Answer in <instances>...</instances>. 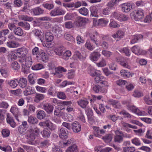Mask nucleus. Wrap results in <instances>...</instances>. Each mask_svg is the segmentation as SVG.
<instances>
[{
  "label": "nucleus",
  "instance_id": "nucleus-5",
  "mask_svg": "<svg viewBox=\"0 0 152 152\" xmlns=\"http://www.w3.org/2000/svg\"><path fill=\"white\" fill-rule=\"evenodd\" d=\"M116 135L114 136V140L115 142L120 143L123 141L124 135L123 132L119 130H116L115 132Z\"/></svg>",
  "mask_w": 152,
  "mask_h": 152
},
{
  "label": "nucleus",
  "instance_id": "nucleus-10",
  "mask_svg": "<svg viewBox=\"0 0 152 152\" xmlns=\"http://www.w3.org/2000/svg\"><path fill=\"white\" fill-rule=\"evenodd\" d=\"M72 129L74 132L78 133L80 131L81 126L78 122L75 121L72 124Z\"/></svg>",
  "mask_w": 152,
  "mask_h": 152
},
{
  "label": "nucleus",
  "instance_id": "nucleus-34",
  "mask_svg": "<svg viewBox=\"0 0 152 152\" xmlns=\"http://www.w3.org/2000/svg\"><path fill=\"white\" fill-rule=\"evenodd\" d=\"M57 92V91L55 87L51 86V87L48 91V94L52 96H55Z\"/></svg>",
  "mask_w": 152,
  "mask_h": 152
},
{
  "label": "nucleus",
  "instance_id": "nucleus-8",
  "mask_svg": "<svg viewBox=\"0 0 152 152\" xmlns=\"http://www.w3.org/2000/svg\"><path fill=\"white\" fill-rule=\"evenodd\" d=\"M108 103L112 105L115 109H120L121 108V104L120 102L116 100L109 99L108 101Z\"/></svg>",
  "mask_w": 152,
  "mask_h": 152
},
{
  "label": "nucleus",
  "instance_id": "nucleus-2",
  "mask_svg": "<svg viewBox=\"0 0 152 152\" xmlns=\"http://www.w3.org/2000/svg\"><path fill=\"white\" fill-rule=\"evenodd\" d=\"M18 61L22 64V67L24 68L26 67H30L32 64V59L30 56L26 57L25 59L20 58Z\"/></svg>",
  "mask_w": 152,
  "mask_h": 152
},
{
  "label": "nucleus",
  "instance_id": "nucleus-43",
  "mask_svg": "<svg viewBox=\"0 0 152 152\" xmlns=\"http://www.w3.org/2000/svg\"><path fill=\"white\" fill-rule=\"evenodd\" d=\"M45 113L43 110L39 111L37 114V117L39 119H43L45 117Z\"/></svg>",
  "mask_w": 152,
  "mask_h": 152
},
{
  "label": "nucleus",
  "instance_id": "nucleus-15",
  "mask_svg": "<svg viewBox=\"0 0 152 152\" xmlns=\"http://www.w3.org/2000/svg\"><path fill=\"white\" fill-rule=\"evenodd\" d=\"M55 71L56 72L55 73H54V75L60 78L61 77L62 75L61 73L62 72H65L66 70L62 67H58L57 69H55Z\"/></svg>",
  "mask_w": 152,
  "mask_h": 152
},
{
  "label": "nucleus",
  "instance_id": "nucleus-23",
  "mask_svg": "<svg viewBox=\"0 0 152 152\" xmlns=\"http://www.w3.org/2000/svg\"><path fill=\"white\" fill-rule=\"evenodd\" d=\"M130 108L133 112L138 115H143L145 113L144 111L140 112L139 110L134 106H131Z\"/></svg>",
  "mask_w": 152,
  "mask_h": 152
},
{
  "label": "nucleus",
  "instance_id": "nucleus-63",
  "mask_svg": "<svg viewBox=\"0 0 152 152\" xmlns=\"http://www.w3.org/2000/svg\"><path fill=\"white\" fill-rule=\"evenodd\" d=\"M104 77L102 76H98L96 75L94 78V80L97 83H101L102 80L104 79Z\"/></svg>",
  "mask_w": 152,
  "mask_h": 152
},
{
  "label": "nucleus",
  "instance_id": "nucleus-21",
  "mask_svg": "<svg viewBox=\"0 0 152 152\" xmlns=\"http://www.w3.org/2000/svg\"><path fill=\"white\" fill-rule=\"evenodd\" d=\"M19 86L21 88H25L26 86L27 81L26 78L22 77L20 78L18 82Z\"/></svg>",
  "mask_w": 152,
  "mask_h": 152
},
{
  "label": "nucleus",
  "instance_id": "nucleus-41",
  "mask_svg": "<svg viewBox=\"0 0 152 152\" xmlns=\"http://www.w3.org/2000/svg\"><path fill=\"white\" fill-rule=\"evenodd\" d=\"M109 26L111 28H118L120 27V25L116 21L111 20L109 24Z\"/></svg>",
  "mask_w": 152,
  "mask_h": 152
},
{
  "label": "nucleus",
  "instance_id": "nucleus-40",
  "mask_svg": "<svg viewBox=\"0 0 152 152\" xmlns=\"http://www.w3.org/2000/svg\"><path fill=\"white\" fill-rule=\"evenodd\" d=\"M42 6L45 8L50 10L54 8V5L52 3H45L42 4Z\"/></svg>",
  "mask_w": 152,
  "mask_h": 152
},
{
  "label": "nucleus",
  "instance_id": "nucleus-61",
  "mask_svg": "<svg viewBox=\"0 0 152 152\" xmlns=\"http://www.w3.org/2000/svg\"><path fill=\"white\" fill-rule=\"evenodd\" d=\"M12 67L15 70H17L19 69L20 65L16 61L13 62L11 64Z\"/></svg>",
  "mask_w": 152,
  "mask_h": 152
},
{
  "label": "nucleus",
  "instance_id": "nucleus-26",
  "mask_svg": "<svg viewBox=\"0 0 152 152\" xmlns=\"http://www.w3.org/2000/svg\"><path fill=\"white\" fill-rule=\"evenodd\" d=\"M68 133L66 132L63 128H61L60 130L59 136L61 138H66L68 137Z\"/></svg>",
  "mask_w": 152,
  "mask_h": 152
},
{
  "label": "nucleus",
  "instance_id": "nucleus-49",
  "mask_svg": "<svg viewBox=\"0 0 152 152\" xmlns=\"http://www.w3.org/2000/svg\"><path fill=\"white\" fill-rule=\"evenodd\" d=\"M102 139L105 142H109L112 140L113 136L111 134H107L102 137Z\"/></svg>",
  "mask_w": 152,
  "mask_h": 152
},
{
  "label": "nucleus",
  "instance_id": "nucleus-1",
  "mask_svg": "<svg viewBox=\"0 0 152 152\" xmlns=\"http://www.w3.org/2000/svg\"><path fill=\"white\" fill-rule=\"evenodd\" d=\"M39 129L37 128L34 129H30L28 130L27 133L25 135L26 138L28 140L27 142L29 144L33 145V142L35 139V137L39 132Z\"/></svg>",
  "mask_w": 152,
  "mask_h": 152
},
{
  "label": "nucleus",
  "instance_id": "nucleus-11",
  "mask_svg": "<svg viewBox=\"0 0 152 152\" xmlns=\"http://www.w3.org/2000/svg\"><path fill=\"white\" fill-rule=\"evenodd\" d=\"M10 111L12 113L16 120L19 121L18 117L20 115V113L18 108L12 107L10 110Z\"/></svg>",
  "mask_w": 152,
  "mask_h": 152
},
{
  "label": "nucleus",
  "instance_id": "nucleus-53",
  "mask_svg": "<svg viewBox=\"0 0 152 152\" xmlns=\"http://www.w3.org/2000/svg\"><path fill=\"white\" fill-rule=\"evenodd\" d=\"M121 76L124 77H128L130 76V73L129 72H127L124 69H122L121 71Z\"/></svg>",
  "mask_w": 152,
  "mask_h": 152
},
{
  "label": "nucleus",
  "instance_id": "nucleus-47",
  "mask_svg": "<svg viewBox=\"0 0 152 152\" xmlns=\"http://www.w3.org/2000/svg\"><path fill=\"white\" fill-rule=\"evenodd\" d=\"M18 130L19 132L23 134H26L28 131L27 130L22 127V125H20L18 127Z\"/></svg>",
  "mask_w": 152,
  "mask_h": 152
},
{
  "label": "nucleus",
  "instance_id": "nucleus-58",
  "mask_svg": "<svg viewBox=\"0 0 152 152\" xmlns=\"http://www.w3.org/2000/svg\"><path fill=\"white\" fill-rule=\"evenodd\" d=\"M2 136L4 137H6L9 136L10 134V131L7 129H4L1 132Z\"/></svg>",
  "mask_w": 152,
  "mask_h": 152
},
{
  "label": "nucleus",
  "instance_id": "nucleus-14",
  "mask_svg": "<svg viewBox=\"0 0 152 152\" xmlns=\"http://www.w3.org/2000/svg\"><path fill=\"white\" fill-rule=\"evenodd\" d=\"M44 110L48 114H50L52 113L53 107L51 104H45L43 105Z\"/></svg>",
  "mask_w": 152,
  "mask_h": 152
},
{
  "label": "nucleus",
  "instance_id": "nucleus-12",
  "mask_svg": "<svg viewBox=\"0 0 152 152\" xmlns=\"http://www.w3.org/2000/svg\"><path fill=\"white\" fill-rule=\"evenodd\" d=\"M36 57L39 58V60L44 62H46L48 59V56L44 52L38 54Z\"/></svg>",
  "mask_w": 152,
  "mask_h": 152
},
{
  "label": "nucleus",
  "instance_id": "nucleus-29",
  "mask_svg": "<svg viewBox=\"0 0 152 152\" xmlns=\"http://www.w3.org/2000/svg\"><path fill=\"white\" fill-rule=\"evenodd\" d=\"M78 149L77 146L75 144L69 147L66 149V152H77Z\"/></svg>",
  "mask_w": 152,
  "mask_h": 152
},
{
  "label": "nucleus",
  "instance_id": "nucleus-54",
  "mask_svg": "<svg viewBox=\"0 0 152 152\" xmlns=\"http://www.w3.org/2000/svg\"><path fill=\"white\" fill-rule=\"evenodd\" d=\"M0 149L5 152H11L12 148L10 146H6L3 147L0 145Z\"/></svg>",
  "mask_w": 152,
  "mask_h": 152
},
{
  "label": "nucleus",
  "instance_id": "nucleus-35",
  "mask_svg": "<svg viewBox=\"0 0 152 152\" xmlns=\"http://www.w3.org/2000/svg\"><path fill=\"white\" fill-rule=\"evenodd\" d=\"M71 52L69 50H66L64 53L61 57L64 59L67 60L71 56Z\"/></svg>",
  "mask_w": 152,
  "mask_h": 152
},
{
  "label": "nucleus",
  "instance_id": "nucleus-39",
  "mask_svg": "<svg viewBox=\"0 0 152 152\" xmlns=\"http://www.w3.org/2000/svg\"><path fill=\"white\" fill-rule=\"evenodd\" d=\"M17 56L15 53L11 52L9 53L8 56V58L9 61H12L17 58Z\"/></svg>",
  "mask_w": 152,
  "mask_h": 152
},
{
  "label": "nucleus",
  "instance_id": "nucleus-7",
  "mask_svg": "<svg viewBox=\"0 0 152 152\" xmlns=\"http://www.w3.org/2000/svg\"><path fill=\"white\" fill-rule=\"evenodd\" d=\"M28 50L24 47L19 48L16 51V54L19 56L24 57L27 54Z\"/></svg>",
  "mask_w": 152,
  "mask_h": 152
},
{
  "label": "nucleus",
  "instance_id": "nucleus-25",
  "mask_svg": "<svg viewBox=\"0 0 152 152\" xmlns=\"http://www.w3.org/2000/svg\"><path fill=\"white\" fill-rule=\"evenodd\" d=\"M18 24L19 26L22 27L26 30H29L30 27L29 23L26 22L20 21L18 23Z\"/></svg>",
  "mask_w": 152,
  "mask_h": 152
},
{
  "label": "nucleus",
  "instance_id": "nucleus-46",
  "mask_svg": "<svg viewBox=\"0 0 152 152\" xmlns=\"http://www.w3.org/2000/svg\"><path fill=\"white\" fill-rule=\"evenodd\" d=\"M43 66L42 64H38L33 65L31 67V69L34 70H37L43 69Z\"/></svg>",
  "mask_w": 152,
  "mask_h": 152
},
{
  "label": "nucleus",
  "instance_id": "nucleus-60",
  "mask_svg": "<svg viewBox=\"0 0 152 152\" xmlns=\"http://www.w3.org/2000/svg\"><path fill=\"white\" fill-rule=\"evenodd\" d=\"M152 19V13L150 15H147L144 20V21L145 23H149Z\"/></svg>",
  "mask_w": 152,
  "mask_h": 152
},
{
  "label": "nucleus",
  "instance_id": "nucleus-24",
  "mask_svg": "<svg viewBox=\"0 0 152 152\" xmlns=\"http://www.w3.org/2000/svg\"><path fill=\"white\" fill-rule=\"evenodd\" d=\"M7 45L10 48H15L19 46V44L14 41H10L7 42Z\"/></svg>",
  "mask_w": 152,
  "mask_h": 152
},
{
  "label": "nucleus",
  "instance_id": "nucleus-9",
  "mask_svg": "<svg viewBox=\"0 0 152 152\" xmlns=\"http://www.w3.org/2000/svg\"><path fill=\"white\" fill-rule=\"evenodd\" d=\"M121 10L123 12H127L132 8V5L129 3H126L121 5Z\"/></svg>",
  "mask_w": 152,
  "mask_h": 152
},
{
  "label": "nucleus",
  "instance_id": "nucleus-59",
  "mask_svg": "<svg viewBox=\"0 0 152 152\" xmlns=\"http://www.w3.org/2000/svg\"><path fill=\"white\" fill-rule=\"evenodd\" d=\"M57 96L58 98L62 100L65 99L66 97L64 93L61 91L58 93Z\"/></svg>",
  "mask_w": 152,
  "mask_h": 152
},
{
  "label": "nucleus",
  "instance_id": "nucleus-56",
  "mask_svg": "<svg viewBox=\"0 0 152 152\" xmlns=\"http://www.w3.org/2000/svg\"><path fill=\"white\" fill-rule=\"evenodd\" d=\"M90 115H87L88 118L89 122V123L91 124H92L94 122V119L93 117V113L90 110Z\"/></svg>",
  "mask_w": 152,
  "mask_h": 152
},
{
  "label": "nucleus",
  "instance_id": "nucleus-50",
  "mask_svg": "<svg viewBox=\"0 0 152 152\" xmlns=\"http://www.w3.org/2000/svg\"><path fill=\"white\" fill-rule=\"evenodd\" d=\"M94 133L96 137H99L101 135L99 134L100 129L99 127L96 126H94Z\"/></svg>",
  "mask_w": 152,
  "mask_h": 152
},
{
  "label": "nucleus",
  "instance_id": "nucleus-32",
  "mask_svg": "<svg viewBox=\"0 0 152 152\" xmlns=\"http://www.w3.org/2000/svg\"><path fill=\"white\" fill-rule=\"evenodd\" d=\"M142 38V35L140 34L133 36L132 37L131 43V44H134L139 39Z\"/></svg>",
  "mask_w": 152,
  "mask_h": 152
},
{
  "label": "nucleus",
  "instance_id": "nucleus-37",
  "mask_svg": "<svg viewBox=\"0 0 152 152\" xmlns=\"http://www.w3.org/2000/svg\"><path fill=\"white\" fill-rule=\"evenodd\" d=\"M44 98V96L42 94H36L35 96V98L34 100L35 102H38L40 100H42Z\"/></svg>",
  "mask_w": 152,
  "mask_h": 152
},
{
  "label": "nucleus",
  "instance_id": "nucleus-28",
  "mask_svg": "<svg viewBox=\"0 0 152 152\" xmlns=\"http://www.w3.org/2000/svg\"><path fill=\"white\" fill-rule=\"evenodd\" d=\"M54 36L53 34L49 31L47 32L45 34V38L48 42H51L53 39Z\"/></svg>",
  "mask_w": 152,
  "mask_h": 152
},
{
  "label": "nucleus",
  "instance_id": "nucleus-13",
  "mask_svg": "<svg viewBox=\"0 0 152 152\" xmlns=\"http://www.w3.org/2000/svg\"><path fill=\"white\" fill-rule=\"evenodd\" d=\"M86 22L85 18L80 17H77V20L75 21V23L77 26L80 27L84 25Z\"/></svg>",
  "mask_w": 152,
  "mask_h": 152
},
{
  "label": "nucleus",
  "instance_id": "nucleus-45",
  "mask_svg": "<svg viewBox=\"0 0 152 152\" xmlns=\"http://www.w3.org/2000/svg\"><path fill=\"white\" fill-rule=\"evenodd\" d=\"M0 71L1 75L5 78L7 77L9 75V71L7 69L2 68L0 69Z\"/></svg>",
  "mask_w": 152,
  "mask_h": 152
},
{
  "label": "nucleus",
  "instance_id": "nucleus-48",
  "mask_svg": "<svg viewBox=\"0 0 152 152\" xmlns=\"http://www.w3.org/2000/svg\"><path fill=\"white\" fill-rule=\"evenodd\" d=\"M79 11L81 14L86 16L88 14L89 11L87 8L85 7H83L79 9Z\"/></svg>",
  "mask_w": 152,
  "mask_h": 152
},
{
  "label": "nucleus",
  "instance_id": "nucleus-30",
  "mask_svg": "<svg viewBox=\"0 0 152 152\" xmlns=\"http://www.w3.org/2000/svg\"><path fill=\"white\" fill-rule=\"evenodd\" d=\"M18 82L17 79L11 80L8 82V84L11 87L15 88L18 86Z\"/></svg>",
  "mask_w": 152,
  "mask_h": 152
},
{
  "label": "nucleus",
  "instance_id": "nucleus-22",
  "mask_svg": "<svg viewBox=\"0 0 152 152\" xmlns=\"http://www.w3.org/2000/svg\"><path fill=\"white\" fill-rule=\"evenodd\" d=\"M7 122L10 125L11 127L13 128L15 127V126L16 124L13 118L9 116L8 114H7Z\"/></svg>",
  "mask_w": 152,
  "mask_h": 152
},
{
  "label": "nucleus",
  "instance_id": "nucleus-6",
  "mask_svg": "<svg viewBox=\"0 0 152 152\" xmlns=\"http://www.w3.org/2000/svg\"><path fill=\"white\" fill-rule=\"evenodd\" d=\"M133 53L138 55L145 54L147 53L146 51L140 49L137 46H133L131 49Z\"/></svg>",
  "mask_w": 152,
  "mask_h": 152
},
{
  "label": "nucleus",
  "instance_id": "nucleus-33",
  "mask_svg": "<svg viewBox=\"0 0 152 152\" xmlns=\"http://www.w3.org/2000/svg\"><path fill=\"white\" fill-rule=\"evenodd\" d=\"M43 137H49L50 134V132L49 129L46 128L44 129L41 133Z\"/></svg>",
  "mask_w": 152,
  "mask_h": 152
},
{
  "label": "nucleus",
  "instance_id": "nucleus-62",
  "mask_svg": "<svg viewBox=\"0 0 152 152\" xmlns=\"http://www.w3.org/2000/svg\"><path fill=\"white\" fill-rule=\"evenodd\" d=\"M85 47L90 50H92L95 47L92 45L91 43L89 41H87L85 44Z\"/></svg>",
  "mask_w": 152,
  "mask_h": 152
},
{
  "label": "nucleus",
  "instance_id": "nucleus-64",
  "mask_svg": "<svg viewBox=\"0 0 152 152\" xmlns=\"http://www.w3.org/2000/svg\"><path fill=\"white\" fill-rule=\"evenodd\" d=\"M97 66L99 67H102L106 65V62L104 59L102 58L99 63H97Z\"/></svg>",
  "mask_w": 152,
  "mask_h": 152
},
{
  "label": "nucleus",
  "instance_id": "nucleus-55",
  "mask_svg": "<svg viewBox=\"0 0 152 152\" xmlns=\"http://www.w3.org/2000/svg\"><path fill=\"white\" fill-rule=\"evenodd\" d=\"M129 19L128 15L124 14H120L118 20H122L123 21L128 20Z\"/></svg>",
  "mask_w": 152,
  "mask_h": 152
},
{
  "label": "nucleus",
  "instance_id": "nucleus-52",
  "mask_svg": "<svg viewBox=\"0 0 152 152\" xmlns=\"http://www.w3.org/2000/svg\"><path fill=\"white\" fill-rule=\"evenodd\" d=\"M120 51L121 52L125 53L126 56H130V50L127 47L123 48L122 49H121Z\"/></svg>",
  "mask_w": 152,
  "mask_h": 152
},
{
  "label": "nucleus",
  "instance_id": "nucleus-38",
  "mask_svg": "<svg viewBox=\"0 0 152 152\" xmlns=\"http://www.w3.org/2000/svg\"><path fill=\"white\" fill-rule=\"evenodd\" d=\"M28 121L30 124H35L37 123L38 121L36 118L32 116H30L28 117Z\"/></svg>",
  "mask_w": 152,
  "mask_h": 152
},
{
  "label": "nucleus",
  "instance_id": "nucleus-17",
  "mask_svg": "<svg viewBox=\"0 0 152 152\" xmlns=\"http://www.w3.org/2000/svg\"><path fill=\"white\" fill-rule=\"evenodd\" d=\"M44 10L39 7H37L31 10V12L36 15H39L43 14Z\"/></svg>",
  "mask_w": 152,
  "mask_h": 152
},
{
  "label": "nucleus",
  "instance_id": "nucleus-51",
  "mask_svg": "<svg viewBox=\"0 0 152 152\" xmlns=\"http://www.w3.org/2000/svg\"><path fill=\"white\" fill-rule=\"evenodd\" d=\"M57 15H63L65 13V11L59 7L55 9Z\"/></svg>",
  "mask_w": 152,
  "mask_h": 152
},
{
  "label": "nucleus",
  "instance_id": "nucleus-20",
  "mask_svg": "<svg viewBox=\"0 0 152 152\" xmlns=\"http://www.w3.org/2000/svg\"><path fill=\"white\" fill-rule=\"evenodd\" d=\"M91 15L94 17H98V10L95 6H92L90 7Z\"/></svg>",
  "mask_w": 152,
  "mask_h": 152
},
{
  "label": "nucleus",
  "instance_id": "nucleus-31",
  "mask_svg": "<svg viewBox=\"0 0 152 152\" xmlns=\"http://www.w3.org/2000/svg\"><path fill=\"white\" fill-rule=\"evenodd\" d=\"M14 33L17 35L22 36L23 34V31L22 29L20 27H16L13 31Z\"/></svg>",
  "mask_w": 152,
  "mask_h": 152
},
{
  "label": "nucleus",
  "instance_id": "nucleus-36",
  "mask_svg": "<svg viewBox=\"0 0 152 152\" xmlns=\"http://www.w3.org/2000/svg\"><path fill=\"white\" fill-rule=\"evenodd\" d=\"M64 50V48L61 47L55 49V52L57 55L62 57L64 53L63 51Z\"/></svg>",
  "mask_w": 152,
  "mask_h": 152
},
{
  "label": "nucleus",
  "instance_id": "nucleus-27",
  "mask_svg": "<svg viewBox=\"0 0 152 152\" xmlns=\"http://www.w3.org/2000/svg\"><path fill=\"white\" fill-rule=\"evenodd\" d=\"M28 81L31 84H34L36 80V75L34 73H31L28 75Z\"/></svg>",
  "mask_w": 152,
  "mask_h": 152
},
{
  "label": "nucleus",
  "instance_id": "nucleus-18",
  "mask_svg": "<svg viewBox=\"0 0 152 152\" xmlns=\"http://www.w3.org/2000/svg\"><path fill=\"white\" fill-rule=\"evenodd\" d=\"M77 103L81 107L85 108L88 104V102L86 100L81 99L77 101Z\"/></svg>",
  "mask_w": 152,
  "mask_h": 152
},
{
  "label": "nucleus",
  "instance_id": "nucleus-44",
  "mask_svg": "<svg viewBox=\"0 0 152 152\" xmlns=\"http://www.w3.org/2000/svg\"><path fill=\"white\" fill-rule=\"evenodd\" d=\"M108 22V21L107 20L104 18H102L99 20L98 24L99 25L104 26L107 25Z\"/></svg>",
  "mask_w": 152,
  "mask_h": 152
},
{
  "label": "nucleus",
  "instance_id": "nucleus-19",
  "mask_svg": "<svg viewBox=\"0 0 152 152\" xmlns=\"http://www.w3.org/2000/svg\"><path fill=\"white\" fill-rule=\"evenodd\" d=\"M95 34H91L90 35L91 40L93 41L97 45L99 44L98 42L97 37L99 36V34L97 32H96Z\"/></svg>",
  "mask_w": 152,
  "mask_h": 152
},
{
  "label": "nucleus",
  "instance_id": "nucleus-4",
  "mask_svg": "<svg viewBox=\"0 0 152 152\" xmlns=\"http://www.w3.org/2000/svg\"><path fill=\"white\" fill-rule=\"evenodd\" d=\"M52 31L54 33L55 35L58 37L62 36L63 32L62 29V26L59 24L55 25L52 28Z\"/></svg>",
  "mask_w": 152,
  "mask_h": 152
},
{
  "label": "nucleus",
  "instance_id": "nucleus-42",
  "mask_svg": "<svg viewBox=\"0 0 152 152\" xmlns=\"http://www.w3.org/2000/svg\"><path fill=\"white\" fill-rule=\"evenodd\" d=\"M20 17L21 20L24 21H31L33 20V18L28 17L26 15H20Z\"/></svg>",
  "mask_w": 152,
  "mask_h": 152
},
{
  "label": "nucleus",
  "instance_id": "nucleus-3",
  "mask_svg": "<svg viewBox=\"0 0 152 152\" xmlns=\"http://www.w3.org/2000/svg\"><path fill=\"white\" fill-rule=\"evenodd\" d=\"M143 10H135L130 14L131 18L136 21H140L144 17Z\"/></svg>",
  "mask_w": 152,
  "mask_h": 152
},
{
  "label": "nucleus",
  "instance_id": "nucleus-16",
  "mask_svg": "<svg viewBox=\"0 0 152 152\" xmlns=\"http://www.w3.org/2000/svg\"><path fill=\"white\" fill-rule=\"evenodd\" d=\"M101 54L98 52L94 51L92 53L90 56L91 59L94 61H96L99 58Z\"/></svg>",
  "mask_w": 152,
  "mask_h": 152
},
{
  "label": "nucleus",
  "instance_id": "nucleus-57",
  "mask_svg": "<svg viewBox=\"0 0 152 152\" xmlns=\"http://www.w3.org/2000/svg\"><path fill=\"white\" fill-rule=\"evenodd\" d=\"M144 100L145 103L148 105L152 104V100L148 96H145L144 97Z\"/></svg>",
  "mask_w": 152,
  "mask_h": 152
}]
</instances>
